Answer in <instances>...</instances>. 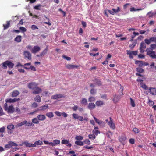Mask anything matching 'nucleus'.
<instances>
[{"mask_svg": "<svg viewBox=\"0 0 156 156\" xmlns=\"http://www.w3.org/2000/svg\"><path fill=\"white\" fill-rule=\"evenodd\" d=\"M24 144L25 146L28 147H36V145L35 144H31L29 143L28 141H26L22 143V145H20V146H22V145Z\"/></svg>", "mask_w": 156, "mask_h": 156, "instance_id": "6e6552de", "label": "nucleus"}, {"mask_svg": "<svg viewBox=\"0 0 156 156\" xmlns=\"http://www.w3.org/2000/svg\"><path fill=\"white\" fill-rule=\"evenodd\" d=\"M81 103L83 104L86 105L87 103V100L85 98H83L82 99Z\"/></svg>", "mask_w": 156, "mask_h": 156, "instance_id": "de8ad7c7", "label": "nucleus"}, {"mask_svg": "<svg viewBox=\"0 0 156 156\" xmlns=\"http://www.w3.org/2000/svg\"><path fill=\"white\" fill-rule=\"evenodd\" d=\"M48 107V105L47 104H46L43 106H41L40 107V109L43 110L47 108Z\"/></svg>", "mask_w": 156, "mask_h": 156, "instance_id": "3c124183", "label": "nucleus"}, {"mask_svg": "<svg viewBox=\"0 0 156 156\" xmlns=\"http://www.w3.org/2000/svg\"><path fill=\"white\" fill-rule=\"evenodd\" d=\"M65 96L63 94H58L52 95L51 98L53 100H58L59 99L65 98Z\"/></svg>", "mask_w": 156, "mask_h": 156, "instance_id": "20e7f679", "label": "nucleus"}, {"mask_svg": "<svg viewBox=\"0 0 156 156\" xmlns=\"http://www.w3.org/2000/svg\"><path fill=\"white\" fill-rule=\"evenodd\" d=\"M48 51V48H46L44 49L42 52L40 54V56H42L44 55H45L47 54Z\"/></svg>", "mask_w": 156, "mask_h": 156, "instance_id": "c756f323", "label": "nucleus"}, {"mask_svg": "<svg viewBox=\"0 0 156 156\" xmlns=\"http://www.w3.org/2000/svg\"><path fill=\"white\" fill-rule=\"evenodd\" d=\"M38 119L40 121H44L46 119V117L44 115H39L37 116Z\"/></svg>", "mask_w": 156, "mask_h": 156, "instance_id": "aec40b11", "label": "nucleus"}, {"mask_svg": "<svg viewBox=\"0 0 156 156\" xmlns=\"http://www.w3.org/2000/svg\"><path fill=\"white\" fill-rule=\"evenodd\" d=\"M22 40V36L21 35L17 36L14 39L15 41L17 42H20Z\"/></svg>", "mask_w": 156, "mask_h": 156, "instance_id": "393cba45", "label": "nucleus"}, {"mask_svg": "<svg viewBox=\"0 0 156 156\" xmlns=\"http://www.w3.org/2000/svg\"><path fill=\"white\" fill-rule=\"evenodd\" d=\"M95 100V98L94 97H90L88 98V101L90 102L94 101Z\"/></svg>", "mask_w": 156, "mask_h": 156, "instance_id": "09e8293b", "label": "nucleus"}, {"mask_svg": "<svg viewBox=\"0 0 156 156\" xmlns=\"http://www.w3.org/2000/svg\"><path fill=\"white\" fill-rule=\"evenodd\" d=\"M2 67L4 68V69H6L7 68V66H8L9 69L12 68L14 65L13 63L12 62L9 60L6 61L2 63Z\"/></svg>", "mask_w": 156, "mask_h": 156, "instance_id": "f257e3e1", "label": "nucleus"}, {"mask_svg": "<svg viewBox=\"0 0 156 156\" xmlns=\"http://www.w3.org/2000/svg\"><path fill=\"white\" fill-rule=\"evenodd\" d=\"M140 86L141 88L145 90H148L149 89V88H148V87H147V86L143 83H140Z\"/></svg>", "mask_w": 156, "mask_h": 156, "instance_id": "a878e982", "label": "nucleus"}, {"mask_svg": "<svg viewBox=\"0 0 156 156\" xmlns=\"http://www.w3.org/2000/svg\"><path fill=\"white\" fill-rule=\"evenodd\" d=\"M37 85L38 84L35 82H32L29 84L28 87L29 88L33 90L36 87Z\"/></svg>", "mask_w": 156, "mask_h": 156, "instance_id": "ddd939ff", "label": "nucleus"}, {"mask_svg": "<svg viewBox=\"0 0 156 156\" xmlns=\"http://www.w3.org/2000/svg\"><path fill=\"white\" fill-rule=\"evenodd\" d=\"M20 29L22 32H26L27 30L26 29L23 27H20Z\"/></svg>", "mask_w": 156, "mask_h": 156, "instance_id": "680f3d73", "label": "nucleus"}, {"mask_svg": "<svg viewBox=\"0 0 156 156\" xmlns=\"http://www.w3.org/2000/svg\"><path fill=\"white\" fill-rule=\"evenodd\" d=\"M130 105L131 106L133 107H135V105L134 101L132 98H130Z\"/></svg>", "mask_w": 156, "mask_h": 156, "instance_id": "37998d69", "label": "nucleus"}, {"mask_svg": "<svg viewBox=\"0 0 156 156\" xmlns=\"http://www.w3.org/2000/svg\"><path fill=\"white\" fill-rule=\"evenodd\" d=\"M75 139L79 140H80L83 139V137L82 136H77L76 137Z\"/></svg>", "mask_w": 156, "mask_h": 156, "instance_id": "864d4df0", "label": "nucleus"}, {"mask_svg": "<svg viewBox=\"0 0 156 156\" xmlns=\"http://www.w3.org/2000/svg\"><path fill=\"white\" fill-rule=\"evenodd\" d=\"M144 41L147 45L149 44L151 42L156 43V36L151 37L149 39H145Z\"/></svg>", "mask_w": 156, "mask_h": 156, "instance_id": "7ed1b4c3", "label": "nucleus"}, {"mask_svg": "<svg viewBox=\"0 0 156 156\" xmlns=\"http://www.w3.org/2000/svg\"><path fill=\"white\" fill-rule=\"evenodd\" d=\"M75 143L76 144L81 146H82L83 145V142L80 141H76L75 142Z\"/></svg>", "mask_w": 156, "mask_h": 156, "instance_id": "e433bc0d", "label": "nucleus"}, {"mask_svg": "<svg viewBox=\"0 0 156 156\" xmlns=\"http://www.w3.org/2000/svg\"><path fill=\"white\" fill-rule=\"evenodd\" d=\"M94 118L95 121V122L98 123L99 124L101 125H105L104 122L102 121H100L98 119L95 117H94Z\"/></svg>", "mask_w": 156, "mask_h": 156, "instance_id": "4be33fe9", "label": "nucleus"}, {"mask_svg": "<svg viewBox=\"0 0 156 156\" xmlns=\"http://www.w3.org/2000/svg\"><path fill=\"white\" fill-rule=\"evenodd\" d=\"M147 48L150 49L151 50L153 51V49H156V44H151L150 46V48Z\"/></svg>", "mask_w": 156, "mask_h": 156, "instance_id": "72a5a7b5", "label": "nucleus"}, {"mask_svg": "<svg viewBox=\"0 0 156 156\" xmlns=\"http://www.w3.org/2000/svg\"><path fill=\"white\" fill-rule=\"evenodd\" d=\"M145 51L146 52V54L151 58H156V55L154 51H153L150 49L147 48Z\"/></svg>", "mask_w": 156, "mask_h": 156, "instance_id": "f03ea898", "label": "nucleus"}, {"mask_svg": "<svg viewBox=\"0 0 156 156\" xmlns=\"http://www.w3.org/2000/svg\"><path fill=\"white\" fill-rule=\"evenodd\" d=\"M133 131L136 133H138L139 132V130L136 127L133 128Z\"/></svg>", "mask_w": 156, "mask_h": 156, "instance_id": "bf43d9fd", "label": "nucleus"}, {"mask_svg": "<svg viewBox=\"0 0 156 156\" xmlns=\"http://www.w3.org/2000/svg\"><path fill=\"white\" fill-rule=\"evenodd\" d=\"M12 147L10 145V144L9 143V142H8V144L5 146V148L7 149H9L11 148Z\"/></svg>", "mask_w": 156, "mask_h": 156, "instance_id": "0e129e2a", "label": "nucleus"}, {"mask_svg": "<svg viewBox=\"0 0 156 156\" xmlns=\"http://www.w3.org/2000/svg\"><path fill=\"white\" fill-rule=\"evenodd\" d=\"M14 128V126L13 124H11L8 125L7 127V133L9 134H11L13 133V130Z\"/></svg>", "mask_w": 156, "mask_h": 156, "instance_id": "39448f33", "label": "nucleus"}, {"mask_svg": "<svg viewBox=\"0 0 156 156\" xmlns=\"http://www.w3.org/2000/svg\"><path fill=\"white\" fill-rule=\"evenodd\" d=\"M129 142L131 144H134L135 143L134 139L133 138H131L129 140Z\"/></svg>", "mask_w": 156, "mask_h": 156, "instance_id": "69168bd1", "label": "nucleus"}, {"mask_svg": "<svg viewBox=\"0 0 156 156\" xmlns=\"http://www.w3.org/2000/svg\"><path fill=\"white\" fill-rule=\"evenodd\" d=\"M26 123H27L26 121V120L23 121V122H22L18 123L17 125V126L18 127H20V126H22V125H23L26 124Z\"/></svg>", "mask_w": 156, "mask_h": 156, "instance_id": "ea45409f", "label": "nucleus"}, {"mask_svg": "<svg viewBox=\"0 0 156 156\" xmlns=\"http://www.w3.org/2000/svg\"><path fill=\"white\" fill-rule=\"evenodd\" d=\"M136 71L139 73H143L144 72V70L140 67H138L136 68Z\"/></svg>", "mask_w": 156, "mask_h": 156, "instance_id": "c03bdc74", "label": "nucleus"}, {"mask_svg": "<svg viewBox=\"0 0 156 156\" xmlns=\"http://www.w3.org/2000/svg\"><path fill=\"white\" fill-rule=\"evenodd\" d=\"M33 90L32 93L35 94H39L42 91L41 89L37 87H35Z\"/></svg>", "mask_w": 156, "mask_h": 156, "instance_id": "9d476101", "label": "nucleus"}, {"mask_svg": "<svg viewBox=\"0 0 156 156\" xmlns=\"http://www.w3.org/2000/svg\"><path fill=\"white\" fill-rule=\"evenodd\" d=\"M20 94L19 91L18 90H14L12 93V97H17Z\"/></svg>", "mask_w": 156, "mask_h": 156, "instance_id": "bb28decb", "label": "nucleus"}, {"mask_svg": "<svg viewBox=\"0 0 156 156\" xmlns=\"http://www.w3.org/2000/svg\"><path fill=\"white\" fill-rule=\"evenodd\" d=\"M45 17L46 20H47V22H44V23L45 24H48L49 26H51V23L50 22V20L46 16H45Z\"/></svg>", "mask_w": 156, "mask_h": 156, "instance_id": "f704fd0d", "label": "nucleus"}, {"mask_svg": "<svg viewBox=\"0 0 156 156\" xmlns=\"http://www.w3.org/2000/svg\"><path fill=\"white\" fill-rule=\"evenodd\" d=\"M84 143L87 144V145H90V141L88 139H86L84 141Z\"/></svg>", "mask_w": 156, "mask_h": 156, "instance_id": "e2e57ef3", "label": "nucleus"}, {"mask_svg": "<svg viewBox=\"0 0 156 156\" xmlns=\"http://www.w3.org/2000/svg\"><path fill=\"white\" fill-rule=\"evenodd\" d=\"M61 143L62 144L66 145L67 146L70 147L72 145L70 143H69V141L66 139H63L62 140Z\"/></svg>", "mask_w": 156, "mask_h": 156, "instance_id": "f3484780", "label": "nucleus"}, {"mask_svg": "<svg viewBox=\"0 0 156 156\" xmlns=\"http://www.w3.org/2000/svg\"><path fill=\"white\" fill-rule=\"evenodd\" d=\"M9 142L10 144L11 147L12 146L17 147L18 146V144L16 143H15L13 142L9 141Z\"/></svg>", "mask_w": 156, "mask_h": 156, "instance_id": "49530a36", "label": "nucleus"}, {"mask_svg": "<svg viewBox=\"0 0 156 156\" xmlns=\"http://www.w3.org/2000/svg\"><path fill=\"white\" fill-rule=\"evenodd\" d=\"M34 100L38 102H40L41 101V97L39 95H37L34 99Z\"/></svg>", "mask_w": 156, "mask_h": 156, "instance_id": "cd10ccee", "label": "nucleus"}, {"mask_svg": "<svg viewBox=\"0 0 156 156\" xmlns=\"http://www.w3.org/2000/svg\"><path fill=\"white\" fill-rule=\"evenodd\" d=\"M40 49H41L39 47L37 46H35L31 49V52L33 53H36L39 51Z\"/></svg>", "mask_w": 156, "mask_h": 156, "instance_id": "f8f14e48", "label": "nucleus"}, {"mask_svg": "<svg viewBox=\"0 0 156 156\" xmlns=\"http://www.w3.org/2000/svg\"><path fill=\"white\" fill-rule=\"evenodd\" d=\"M149 93L152 95H156V88L150 87L149 88Z\"/></svg>", "mask_w": 156, "mask_h": 156, "instance_id": "dca6fc26", "label": "nucleus"}, {"mask_svg": "<svg viewBox=\"0 0 156 156\" xmlns=\"http://www.w3.org/2000/svg\"><path fill=\"white\" fill-rule=\"evenodd\" d=\"M46 115L49 118H51L54 116L53 113L51 112L47 113Z\"/></svg>", "mask_w": 156, "mask_h": 156, "instance_id": "c9c22d12", "label": "nucleus"}, {"mask_svg": "<svg viewBox=\"0 0 156 156\" xmlns=\"http://www.w3.org/2000/svg\"><path fill=\"white\" fill-rule=\"evenodd\" d=\"M142 9H136L135 8H134V7H132L130 8V11L131 12H132L133 11H138L141 10Z\"/></svg>", "mask_w": 156, "mask_h": 156, "instance_id": "a19ab883", "label": "nucleus"}, {"mask_svg": "<svg viewBox=\"0 0 156 156\" xmlns=\"http://www.w3.org/2000/svg\"><path fill=\"white\" fill-rule=\"evenodd\" d=\"M94 81L96 83L98 86L101 85L102 84V83L100 80L96 78L94 79Z\"/></svg>", "mask_w": 156, "mask_h": 156, "instance_id": "7c9ffc66", "label": "nucleus"}, {"mask_svg": "<svg viewBox=\"0 0 156 156\" xmlns=\"http://www.w3.org/2000/svg\"><path fill=\"white\" fill-rule=\"evenodd\" d=\"M120 99V96L116 95L114 96L112 99L113 101L115 103H116L118 102Z\"/></svg>", "mask_w": 156, "mask_h": 156, "instance_id": "412c9836", "label": "nucleus"}, {"mask_svg": "<svg viewBox=\"0 0 156 156\" xmlns=\"http://www.w3.org/2000/svg\"><path fill=\"white\" fill-rule=\"evenodd\" d=\"M72 116L73 118L75 119H78L79 117V116L78 114L75 113H73L72 114Z\"/></svg>", "mask_w": 156, "mask_h": 156, "instance_id": "8fccbe9b", "label": "nucleus"}, {"mask_svg": "<svg viewBox=\"0 0 156 156\" xmlns=\"http://www.w3.org/2000/svg\"><path fill=\"white\" fill-rule=\"evenodd\" d=\"M96 92V90L94 89H92L90 90V93L92 94H94Z\"/></svg>", "mask_w": 156, "mask_h": 156, "instance_id": "4d7b16f0", "label": "nucleus"}, {"mask_svg": "<svg viewBox=\"0 0 156 156\" xmlns=\"http://www.w3.org/2000/svg\"><path fill=\"white\" fill-rule=\"evenodd\" d=\"M148 101L147 102V104H148L150 106H153L154 105V102L149 98L148 99Z\"/></svg>", "mask_w": 156, "mask_h": 156, "instance_id": "4c0bfd02", "label": "nucleus"}, {"mask_svg": "<svg viewBox=\"0 0 156 156\" xmlns=\"http://www.w3.org/2000/svg\"><path fill=\"white\" fill-rule=\"evenodd\" d=\"M126 139V138L125 136H120L119 138V141L122 143L125 141Z\"/></svg>", "mask_w": 156, "mask_h": 156, "instance_id": "b1692460", "label": "nucleus"}, {"mask_svg": "<svg viewBox=\"0 0 156 156\" xmlns=\"http://www.w3.org/2000/svg\"><path fill=\"white\" fill-rule=\"evenodd\" d=\"M23 55L25 58H27L29 60L31 59V55L29 52L27 51H25L24 52Z\"/></svg>", "mask_w": 156, "mask_h": 156, "instance_id": "1a4fd4ad", "label": "nucleus"}, {"mask_svg": "<svg viewBox=\"0 0 156 156\" xmlns=\"http://www.w3.org/2000/svg\"><path fill=\"white\" fill-rule=\"evenodd\" d=\"M145 43H146L145 42L144 43L143 42H141L140 43V47L139 48V50L141 53H143L145 51L144 49H145L146 48Z\"/></svg>", "mask_w": 156, "mask_h": 156, "instance_id": "0eeeda50", "label": "nucleus"}, {"mask_svg": "<svg viewBox=\"0 0 156 156\" xmlns=\"http://www.w3.org/2000/svg\"><path fill=\"white\" fill-rule=\"evenodd\" d=\"M43 144V143L41 141V140H38L36 141H35L34 142V144H35V145H41Z\"/></svg>", "mask_w": 156, "mask_h": 156, "instance_id": "473e14b6", "label": "nucleus"}, {"mask_svg": "<svg viewBox=\"0 0 156 156\" xmlns=\"http://www.w3.org/2000/svg\"><path fill=\"white\" fill-rule=\"evenodd\" d=\"M55 113L58 116H61V113L59 111H56Z\"/></svg>", "mask_w": 156, "mask_h": 156, "instance_id": "774afa93", "label": "nucleus"}, {"mask_svg": "<svg viewBox=\"0 0 156 156\" xmlns=\"http://www.w3.org/2000/svg\"><path fill=\"white\" fill-rule=\"evenodd\" d=\"M95 107V104L93 103H90L88 106V108L90 110L94 109Z\"/></svg>", "mask_w": 156, "mask_h": 156, "instance_id": "6ab92c4d", "label": "nucleus"}, {"mask_svg": "<svg viewBox=\"0 0 156 156\" xmlns=\"http://www.w3.org/2000/svg\"><path fill=\"white\" fill-rule=\"evenodd\" d=\"M95 104L96 105L98 106H101L104 104L103 101H96Z\"/></svg>", "mask_w": 156, "mask_h": 156, "instance_id": "2f4dec72", "label": "nucleus"}, {"mask_svg": "<svg viewBox=\"0 0 156 156\" xmlns=\"http://www.w3.org/2000/svg\"><path fill=\"white\" fill-rule=\"evenodd\" d=\"M31 29L34 30L36 29H38V27L35 25H33L31 26Z\"/></svg>", "mask_w": 156, "mask_h": 156, "instance_id": "13d9d810", "label": "nucleus"}, {"mask_svg": "<svg viewBox=\"0 0 156 156\" xmlns=\"http://www.w3.org/2000/svg\"><path fill=\"white\" fill-rule=\"evenodd\" d=\"M92 133L95 135L97 136L98 134L100 133V132L98 130H93Z\"/></svg>", "mask_w": 156, "mask_h": 156, "instance_id": "603ef678", "label": "nucleus"}, {"mask_svg": "<svg viewBox=\"0 0 156 156\" xmlns=\"http://www.w3.org/2000/svg\"><path fill=\"white\" fill-rule=\"evenodd\" d=\"M20 100V98H14V99L8 98L5 100V101L6 103H14Z\"/></svg>", "mask_w": 156, "mask_h": 156, "instance_id": "9b49d317", "label": "nucleus"}, {"mask_svg": "<svg viewBox=\"0 0 156 156\" xmlns=\"http://www.w3.org/2000/svg\"><path fill=\"white\" fill-rule=\"evenodd\" d=\"M31 64L30 62L27 63L25 64H24L23 65V66H24V68L26 69H30L34 71H36V69L35 67L33 66H31L30 67H27L26 66H30L31 65Z\"/></svg>", "mask_w": 156, "mask_h": 156, "instance_id": "423d86ee", "label": "nucleus"}, {"mask_svg": "<svg viewBox=\"0 0 156 156\" xmlns=\"http://www.w3.org/2000/svg\"><path fill=\"white\" fill-rule=\"evenodd\" d=\"M62 57L66 59L68 61H69L71 60V58L69 57L66 56L65 55H63Z\"/></svg>", "mask_w": 156, "mask_h": 156, "instance_id": "338daca9", "label": "nucleus"}, {"mask_svg": "<svg viewBox=\"0 0 156 156\" xmlns=\"http://www.w3.org/2000/svg\"><path fill=\"white\" fill-rule=\"evenodd\" d=\"M130 53H131L133 55H136L137 54L138 51H128Z\"/></svg>", "mask_w": 156, "mask_h": 156, "instance_id": "6e6d98bb", "label": "nucleus"}, {"mask_svg": "<svg viewBox=\"0 0 156 156\" xmlns=\"http://www.w3.org/2000/svg\"><path fill=\"white\" fill-rule=\"evenodd\" d=\"M5 127H3L0 128V133H3L5 132Z\"/></svg>", "mask_w": 156, "mask_h": 156, "instance_id": "052dcab7", "label": "nucleus"}, {"mask_svg": "<svg viewBox=\"0 0 156 156\" xmlns=\"http://www.w3.org/2000/svg\"><path fill=\"white\" fill-rule=\"evenodd\" d=\"M137 43V40L135 39L134 40V42L132 44H130L129 45L130 48L131 49H133L136 45Z\"/></svg>", "mask_w": 156, "mask_h": 156, "instance_id": "5701e85b", "label": "nucleus"}, {"mask_svg": "<svg viewBox=\"0 0 156 156\" xmlns=\"http://www.w3.org/2000/svg\"><path fill=\"white\" fill-rule=\"evenodd\" d=\"M55 145H58L60 144V141L56 139L53 141Z\"/></svg>", "mask_w": 156, "mask_h": 156, "instance_id": "5fc2aeb1", "label": "nucleus"}, {"mask_svg": "<svg viewBox=\"0 0 156 156\" xmlns=\"http://www.w3.org/2000/svg\"><path fill=\"white\" fill-rule=\"evenodd\" d=\"M89 138L90 139L94 140L96 136L93 133L89 134Z\"/></svg>", "mask_w": 156, "mask_h": 156, "instance_id": "79ce46f5", "label": "nucleus"}, {"mask_svg": "<svg viewBox=\"0 0 156 156\" xmlns=\"http://www.w3.org/2000/svg\"><path fill=\"white\" fill-rule=\"evenodd\" d=\"M6 22L7 24H3V27H4V30H5L7 29L10 26V22L9 21H7Z\"/></svg>", "mask_w": 156, "mask_h": 156, "instance_id": "c85d7f7f", "label": "nucleus"}, {"mask_svg": "<svg viewBox=\"0 0 156 156\" xmlns=\"http://www.w3.org/2000/svg\"><path fill=\"white\" fill-rule=\"evenodd\" d=\"M8 113H12L14 112V108L12 105H11L8 107L6 110Z\"/></svg>", "mask_w": 156, "mask_h": 156, "instance_id": "4468645a", "label": "nucleus"}, {"mask_svg": "<svg viewBox=\"0 0 156 156\" xmlns=\"http://www.w3.org/2000/svg\"><path fill=\"white\" fill-rule=\"evenodd\" d=\"M32 122L34 124H38L39 121L36 118H34L32 119Z\"/></svg>", "mask_w": 156, "mask_h": 156, "instance_id": "a18cd8bd", "label": "nucleus"}, {"mask_svg": "<svg viewBox=\"0 0 156 156\" xmlns=\"http://www.w3.org/2000/svg\"><path fill=\"white\" fill-rule=\"evenodd\" d=\"M110 121L109 122L108 125H109L110 128L112 129H115V124L113 122L112 119L111 117H110Z\"/></svg>", "mask_w": 156, "mask_h": 156, "instance_id": "a211bd4d", "label": "nucleus"}, {"mask_svg": "<svg viewBox=\"0 0 156 156\" xmlns=\"http://www.w3.org/2000/svg\"><path fill=\"white\" fill-rule=\"evenodd\" d=\"M112 10L115 13H117L120 11V8L119 7H117V9H116L114 8H112Z\"/></svg>", "mask_w": 156, "mask_h": 156, "instance_id": "58836bf2", "label": "nucleus"}, {"mask_svg": "<svg viewBox=\"0 0 156 156\" xmlns=\"http://www.w3.org/2000/svg\"><path fill=\"white\" fill-rule=\"evenodd\" d=\"M66 67L67 69H74L75 68H77L78 67H79V66L76 65H74L71 64H69L66 65Z\"/></svg>", "mask_w": 156, "mask_h": 156, "instance_id": "2eb2a0df", "label": "nucleus"}]
</instances>
